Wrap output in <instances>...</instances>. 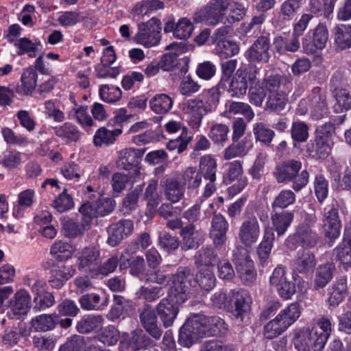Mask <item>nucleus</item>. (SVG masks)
Wrapping results in <instances>:
<instances>
[{"instance_id": "1", "label": "nucleus", "mask_w": 351, "mask_h": 351, "mask_svg": "<svg viewBox=\"0 0 351 351\" xmlns=\"http://www.w3.org/2000/svg\"><path fill=\"white\" fill-rule=\"evenodd\" d=\"M219 97L218 89L213 87L204 91L198 97L188 100L184 110L189 126L194 130H199L204 117L215 110Z\"/></svg>"}, {"instance_id": "2", "label": "nucleus", "mask_w": 351, "mask_h": 351, "mask_svg": "<svg viewBox=\"0 0 351 351\" xmlns=\"http://www.w3.org/2000/svg\"><path fill=\"white\" fill-rule=\"evenodd\" d=\"M170 280L168 297L175 303L183 304L188 299L192 287L196 285L193 274L188 267L179 268Z\"/></svg>"}, {"instance_id": "3", "label": "nucleus", "mask_w": 351, "mask_h": 351, "mask_svg": "<svg viewBox=\"0 0 351 351\" xmlns=\"http://www.w3.org/2000/svg\"><path fill=\"white\" fill-rule=\"evenodd\" d=\"M296 244V259L293 271V278L301 291H306L304 288L305 279L307 278V253L306 243L307 230L305 227L300 228L293 234L292 239Z\"/></svg>"}, {"instance_id": "4", "label": "nucleus", "mask_w": 351, "mask_h": 351, "mask_svg": "<svg viewBox=\"0 0 351 351\" xmlns=\"http://www.w3.org/2000/svg\"><path fill=\"white\" fill-rule=\"evenodd\" d=\"M259 69L253 64L239 68L230 79L228 93L232 97L239 98L245 95L248 84H254L257 80Z\"/></svg>"}, {"instance_id": "5", "label": "nucleus", "mask_w": 351, "mask_h": 351, "mask_svg": "<svg viewBox=\"0 0 351 351\" xmlns=\"http://www.w3.org/2000/svg\"><path fill=\"white\" fill-rule=\"evenodd\" d=\"M138 31L134 40L147 48L157 46L161 40L162 23L156 17H152L146 22L137 25Z\"/></svg>"}, {"instance_id": "6", "label": "nucleus", "mask_w": 351, "mask_h": 351, "mask_svg": "<svg viewBox=\"0 0 351 351\" xmlns=\"http://www.w3.org/2000/svg\"><path fill=\"white\" fill-rule=\"evenodd\" d=\"M228 7V3L225 0H211L194 13L193 21L195 23L216 25L223 19Z\"/></svg>"}, {"instance_id": "7", "label": "nucleus", "mask_w": 351, "mask_h": 351, "mask_svg": "<svg viewBox=\"0 0 351 351\" xmlns=\"http://www.w3.org/2000/svg\"><path fill=\"white\" fill-rule=\"evenodd\" d=\"M261 226L257 217L251 215L245 218L238 230V239L245 247H252L258 240Z\"/></svg>"}, {"instance_id": "8", "label": "nucleus", "mask_w": 351, "mask_h": 351, "mask_svg": "<svg viewBox=\"0 0 351 351\" xmlns=\"http://www.w3.org/2000/svg\"><path fill=\"white\" fill-rule=\"evenodd\" d=\"M101 263L100 249L97 245H89L82 248L77 254V269L93 276L98 263Z\"/></svg>"}, {"instance_id": "9", "label": "nucleus", "mask_w": 351, "mask_h": 351, "mask_svg": "<svg viewBox=\"0 0 351 351\" xmlns=\"http://www.w3.org/2000/svg\"><path fill=\"white\" fill-rule=\"evenodd\" d=\"M202 327L197 315L191 316L180 329L179 344L187 348L191 347L199 337L204 335V329Z\"/></svg>"}, {"instance_id": "10", "label": "nucleus", "mask_w": 351, "mask_h": 351, "mask_svg": "<svg viewBox=\"0 0 351 351\" xmlns=\"http://www.w3.org/2000/svg\"><path fill=\"white\" fill-rule=\"evenodd\" d=\"M331 332V323L329 319L322 317L314 324L308 332V343L314 351H322Z\"/></svg>"}, {"instance_id": "11", "label": "nucleus", "mask_w": 351, "mask_h": 351, "mask_svg": "<svg viewBox=\"0 0 351 351\" xmlns=\"http://www.w3.org/2000/svg\"><path fill=\"white\" fill-rule=\"evenodd\" d=\"M230 302L233 308V315L243 320V316L251 309L252 298L248 291L237 289L230 291Z\"/></svg>"}, {"instance_id": "12", "label": "nucleus", "mask_w": 351, "mask_h": 351, "mask_svg": "<svg viewBox=\"0 0 351 351\" xmlns=\"http://www.w3.org/2000/svg\"><path fill=\"white\" fill-rule=\"evenodd\" d=\"M139 319L142 327L154 339L159 340L162 330L158 323L155 311L149 304H145L139 311Z\"/></svg>"}, {"instance_id": "13", "label": "nucleus", "mask_w": 351, "mask_h": 351, "mask_svg": "<svg viewBox=\"0 0 351 351\" xmlns=\"http://www.w3.org/2000/svg\"><path fill=\"white\" fill-rule=\"evenodd\" d=\"M270 41L267 36H259L245 52V58L251 62L267 63L270 55Z\"/></svg>"}, {"instance_id": "14", "label": "nucleus", "mask_w": 351, "mask_h": 351, "mask_svg": "<svg viewBox=\"0 0 351 351\" xmlns=\"http://www.w3.org/2000/svg\"><path fill=\"white\" fill-rule=\"evenodd\" d=\"M341 227L337 205L332 204L330 208H326L323 218V228L325 235L330 240L337 239L340 234Z\"/></svg>"}, {"instance_id": "15", "label": "nucleus", "mask_w": 351, "mask_h": 351, "mask_svg": "<svg viewBox=\"0 0 351 351\" xmlns=\"http://www.w3.org/2000/svg\"><path fill=\"white\" fill-rule=\"evenodd\" d=\"M160 187L165 199L171 204H176L184 197L186 189L177 178H165L160 182Z\"/></svg>"}, {"instance_id": "16", "label": "nucleus", "mask_w": 351, "mask_h": 351, "mask_svg": "<svg viewBox=\"0 0 351 351\" xmlns=\"http://www.w3.org/2000/svg\"><path fill=\"white\" fill-rule=\"evenodd\" d=\"M133 228V222L130 219H121L112 223L108 228V243L112 247L117 246L131 234Z\"/></svg>"}, {"instance_id": "17", "label": "nucleus", "mask_w": 351, "mask_h": 351, "mask_svg": "<svg viewBox=\"0 0 351 351\" xmlns=\"http://www.w3.org/2000/svg\"><path fill=\"white\" fill-rule=\"evenodd\" d=\"M228 228L229 224L226 218L220 213H215L212 218L210 234L216 247L221 248L225 245Z\"/></svg>"}, {"instance_id": "18", "label": "nucleus", "mask_w": 351, "mask_h": 351, "mask_svg": "<svg viewBox=\"0 0 351 351\" xmlns=\"http://www.w3.org/2000/svg\"><path fill=\"white\" fill-rule=\"evenodd\" d=\"M171 298H166L160 300L157 304L156 310L165 328L171 326L179 312L178 306L173 304Z\"/></svg>"}, {"instance_id": "19", "label": "nucleus", "mask_w": 351, "mask_h": 351, "mask_svg": "<svg viewBox=\"0 0 351 351\" xmlns=\"http://www.w3.org/2000/svg\"><path fill=\"white\" fill-rule=\"evenodd\" d=\"M193 25L186 18H181L176 23L173 20L167 21L164 26L165 33H172L174 38L185 40L189 38L193 32Z\"/></svg>"}, {"instance_id": "20", "label": "nucleus", "mask_w": 351, "mask_h": 351, "mask_svg": "<svg viewBox=\"0 0 351 351\" xmlns=\"http://www.w3.org/2000/svg\"><path fill=\"white\" fill-rule=\"evenodd\" d=\"M180 234L183 250L197 249L204 241L202 234L195 230V226L193 223H189L182 228Z\"/></svg>"}, {"instance_id": "21", "label": "nucleus", "mask_w": 351, "mask_h": 351, "mask_svg": "<svg viewBox=\"0 0 351 351\" xmlns=\"http://www.w3.org/2000/svg\"><path fill=\"white\" fill-rule=\"evenodd\" d=\"M302 164L297 160H289L275 167L274 176L278 183L290 182L298 176Z\"/></svg>"}, {"instance_id": "22", "label": "nucleus", "mask_w": 351, "mask_h": 351, "mask_svg": "<svg viewBox=\"0 0 351 351\" xmlns=\"http://www.w3.org/2000/svg\"><path fill=\"white\" fill-rule=\"evenodd\" d=\"M139 149H125L119 152L117 165L119 168L132 171V174L137 176L140 173L138 158L141 156Z\"/></svg>"}, {"instance_id": "23", "label": "nucleus", "mask_w": 351, "mask_h": 351, "mask_svg": "<svg viewBox=\"0 0 351 351\" xmlns=\"http://www.w3.org/2000/svg\"><path fill=\"white\" fill-rule=\"evenodd\" d=\"M204 330V335H223L228 330V325L219 317H206L196 314Z\"/></svg>"}, {"instance_id": "24", "label": "nucleus", "mask_w": 351, "mask_h": 351, "mask_svg": "<svg viewBox=\"0 0 351 351\" xmlns=\"http://www.w3.org/2000/svg\"><path fill=\"white\" fill-rule=\"evenodd\" d=\"M328 108L326 96L319 87L312 90L311 99V117L313 120H319L328 114Z\"/></svg>"}, {"instance_id": "25", "label": "nucleus", "mask_w": 351, "mask_h": 351, "mask_svg": "<svg viewBox=\"0 0 351 351\" xmlns=\"http://www.w3.org/2000/svg\"><path fill=\"white\" fill-rule=\"evenodd\" d=\"M134 308L132 300L119 295H114V304L108 312L107 317L111 321H115L121 317L124 318Z\"/></svg>"}, {"instance_id": "26", "label": "nucleus", "mask_w": 351, "mask_h": 351, "mask_svg": "<svg viewBox=\"0 0 351 351\" xmlns=\"http://www.w3.org/2000/svg\"><path fill=\"white\" fill-rule=\"evenodd\" d=\"M267 95L285 92L291 84L290 78L279 74L271 75L260 81Z\"/></svg>"}, {"instance_id": "27", "label": "nucleus", "mask_w": 351, "mask_h": 351, "mask_svg": "<svg viewBox=\"0 0 351 351\" xmlns=\"http://www.w3.org/2000/svg\"><path fill=\"white\" fill-rule=\"evenodd\" d=\"M335 266L327 263L319 265L315 270L313 282V289L319 290L324 288L332 278Z\"/></svg>"}, {"instance_id": "28", "label": "nucleus", "mask_w": 351, "mask_h": 351, "mask_svg": "<svg viewBox=\"0 0 351 351\" xmlns=\"http://www.w3.org/2000/svg\"><path fill=\"white\" fill-rule=\"evenodd\" d=\"M128 345L132 351H140L154 346V341L141 329H137L131 332Z\"/></svg>"}, {"instance_id": "29", "label": "nucleus", "mask_w": 351, "mask_h": 351, "mask_svg": "<svg viewBox=\"0 0 351 351\" xmlns=\"http://www.w3.org/2000/svg\"><path fill=\"white\" fill-rule=\"evenodd\" d=\"M59 315L56 313L43 314L32 319V327L36 332H46L53 329Z\"/></svg>"}, {"instance_id": "30", "label": "nucleus", "mask_w": 351, "mask_h": 351, "mask_svg": "<svg viewBox=\"0 0 351 351\" xmlns=\"http://www.w3.org/2000/svg\"><path fill=\"white\" fill-rule=\"evenodd\" d=\"M162 191L158 189V181L151 180L145 188L143 198L147 202V207L155 210L162 199Z\"/></svg>"}, {"instance_id": "31", "label": "nucleus", "mask_w": 351, "mask_h": 351, "mask_svg": "<svg viewBox=\"0 0 351 351\" xmlns=\"http://www.w3.org/2000/svg\"><path fill=\"white\" fill-rule=\"evenodd\" d=\"M79 302L82 308L86 311H101L108 305L106 296L101 298L95 293L83 295Z\"/></svg>"}, {"instance_id": "32", "label": "nucleus", "mask_w": 351, "mask_h": 351, "mask_svg": "<svg viewBox=\"0 0 351 351\" xmlns=\"http://www.w3.org/2000/svg\"><path fill=\"white\" fill-rule=\"evenodd\" d=\"M217 167L216 159L211 155L208 154L200 158L198 171L204 179L215 182L216 180Z\"/></svg>"}, {"instance_id": "33", "label": "nucleus", "mask_w": 351, "mask_h": 351, "mask_svg": "<svg viewBox=\"0 0 351 351\" xmlns=\"http://www.w3.org/2000/svg\"><path fill=\"white\" fill-rule=\"evenodd\" d=\"M122 133L121 128H116L112 130H108L105 127L99 128L93 137V143L97 147L109 145L116 140V138Z\"/></svg>"}, {"instance_id": "34", "label": "nucleus", "mask_w": 351, "mask_h": 351, "mask_svg": "<svg viewBox=\"0 0 351 351\" xmlns=\"http://www.w3.org/2000/svg\"><path fill=\"white\" fill-rule=\"evenodd\" d=\"M104 319L101 315H86L77 322L76 330L82 334H88L98 329Z\"/></svg>"}, {"instance_id": "35", "label": "nucleus", "mask_w": 351, "mask_h": 351, "mask_svg": "<svg viewBox=\"0 0 351 351\" xmlns=\"http://www.w3.org/2000/svg\"><path fill=\"white\" fill-rule=\"evenodd\" d=\"M180 182L188 189H195L199 186L202 182L201 173L195 167H188L179 174Z\"/></svg>"}, {"instance_id": "36", "label": "nucleus", "mask_w": 351, "mask_h": 351, "mask_svg": "<svg viewBox=\"0 0 351 351\" xmlns=\"http://www.w3.org/2000/svg\"><path fill=\"white\" fill-rule=\"evenodd\" d=\"M31 298L25 290L17 291L10 303V308L15 315H24L30 308Z\"/></svg>"}, {"instance_id": "37", "label": "nucleus", "mask_w": 351, "mask_h": 351, "mask_svg": "<svg viewBox=\"0 0 351 351\" xmlns=\"http://www.w3.org/2000/svg\"><path fill=\"white\" fill-rule=\"evenodd\" d=\"M252 147V143L250 139L244 138L237 143H232L224 151L223 158L225 160H230L235 157L245 156Z\"/></svg>"}, {"instance_id": "38", "label": "nucleus", "mask_w": 351, "mask_h": 351, "mask_svg": "<svg viewBox=\"0 0 351 351\" xmlns=\"http://www.w3.org/2000/svg\"><path fill=\"white\" fill-rule=\"evenodd\" d=\"M21 86L19 92L25 95H30L34 92L37 84L38 74L33 67L25 69L21 75Z\"/></svg>"}, {"instance_id": "39", "label": "nucleus", "mask_w": 351, "mask_h": 351, "mask_svg": "<svg viewBox=\"0 0 351 351\" xmlns=\"http://www.w3.org/2000/svg\"><path fill=\"white\" fill-rule=\"evenodd\" d=\"M287 101L285 92L267 95L264 110L270 112H279L285 108Z\"/></svg>"}, {"instance_id": "40", "label": "nucleus", "mask_w": 351, "mask_h": 351, "mask_svg": "<svg viewBox=\"0 0 351 351\" xmlns=\"http://www.w3.org/2000/svg\"><path fill=\"white\" fill-rule=\"evenodd\" d=\"M55 134L66 143L77 142L80 140L82 133L73 124L66 122L54 128Z\"/></svg>"}, {"instance_id": "41", "label": "nucleus", "mask_w": 351, "mask_h": 351, "mask_svg": "<svg viewBox=\"0 0 351 351\" xmlns=\"http://www.w3.org/2000/svg\"><path fill=\"white\" fill-rule=\"evenodd\" d=\"M289 326L278 315L274 319L269 322L264 327V336L271 339L282 334Z\"/></svg>"}, {"instance_id": "42", "label": "nucleus", "mask_w": 351, "mask_h": 351, "mask_svg": "<svg viewBox=\"0 0 351 351\" xmlns=\"http://www.w3.org/2000/svg\"><path fill=\"white\" fill-rule=\"evenodd\" d=\"M335 43L341 50L351 47V25H341L335 28Z\"/></svg>"}, {"instance_id": "43", "label": "nucleus", "mask_w": 351, "mask_h": 351, "mask_svg": "<svg viewBox=\"0 0 351 351\" xmlns=\"http://www.w3.org/2000/svg\"><path fill=\"white\" fill-rule=\"evenodd\" d=\"M173 99L166 94L156 95L150 101L151 109L156 114H165L173 106Z\"/></svg>"}, {"instance_id": "44", "label": "nucleus", "mask_w": 351, "mask_h": 351, "mask_svg": "<svg viewBox=\"0 0 351 351\" xmlns=\"http://www.w3.org/2000/svg\"><path fill=\"white\" fill-rule=\"evenodd\" d=\"M293 215L288 211L275 213L271 216L272 225L278 236H282L293 220Z\"/></svg>"}, {"instance_id": "45", "label": "nucleus", "mask_w": 351, "mask_h": 351, "mask_svg": "<svg viewBox=\"0 0 351 351\" xmlns=\"http://www.w3.org/2000/svg\"><path fill=\"white\" fill-rule=\"evenodd\" d=\"M74 251L73 245L69 243L58 241L51 247L50 254L59 261H65L71 258Z\"/></svg>"}, {"instance_id": "46", "label": "nucleus", "mask_w": 351, "mask_h": 351, "mask_svg": "<svg viewBox=\"0 0 351 351\" xmlns=\"http://www.w3.org/2000/svg\"><path fill=\"white\" fill-rule=\"evenodd\" d=\"M274 45L280 53H285L287 51L295 52L300 47L298 38L293 36L291 37L277 36L274 39Z\"/></svg>"}, {"instance_id": "47", "label": "nucleus", "mask_w": 351, "mask_h": 351, "mask_svg": "<svg viewBox=\"0 0 351 351\" xmlns=\"http://www.w3.org/2000/svg\"><path fill=\"white\" fill-rule=\"evenodd\" d=\"M336 258L345 265L351 264V234H345L342 243L334 250Z\"/></svg>"}, {"instance_id": "48", "label": "nucleus", "mask_w": 351, "mask_h": 351, "mask_svg": "<svg viewBox=\"0 0 351 351\" xmlns=\"http://www.w3.org/2000/svg\"><path fill=\"white\" fill-rule=\"evenodd\" d=\"M267 97V93L259 80H257L254 84H251L248 91V100L250 104L261 107Z\"/></svg>"}, {"instance_id": "49", "label": "nucleus", "mask_w": 351, "mask_h": 351, "mask_svg": "<svg viewBox=\"0 0 351 351\" xmlns=\"http://www.w3.org/2000/svg\"><path fill=\"white\" fill-rule=\"evenodd\" d=\"M347 293L346 279L341 278L337 280L332 287V291L328 298L330 306H337L344 298Z\"/></svg>"}, {"instance_id": "50", "label": "nucleus", "mask_w": 351, "mask_h": 351, "mask_svg": "<svg viewBox=\"0 0 351 351\" xmlns=\"http://www.w3.org/2000/svg\"><path fill=\"white\" fill-rule=\"evenodd\" d=\"M253 133L256 141H259L266 146H270L275 135L274 131L263 123H256L253 126Z\"/></svg>"}, {"instance_id": "51", "label": "nucleus", "mask_w": 351, "mask_h": 351, "mask_svg": "<svg viewBox=\"0 0 351 351\" xmlns=\"http://www.w3.org/2000/svg\"><path fill=\"white\" fill-rule=\"evenodd\" d=\"M164 7V3L160 0H142L135 5L132 12L135 14L143 16L162 10Z\"/></svg>"}, {"instance_id": "52", "label": "nucleus", "mask_w": 351, "mask_h": 351, "mask_svg": "<svg viewBox=\"0 0 351 351\" xmlns=\"http://www.w3.org/2000/svg\"><path fill=\"white\" fill-rule=\"evenodd\" d=\"M191 140L192 136L188 130L183 127L181 134L178 138L170 140L167 145V148L170 151L177 150L178 154H181L187 149Z\"/></svg>"}, {"instance_id": "53", "label": "nucleus", "mask_w": 351, "mask_h": 351, "mask_svg": "<svg viewBox=\"0 0 351 351\" xmlns=\"http://www.w3.org/2000/svg\"><path fill=\"white\" fill-rule=\"evenodd\" d=\"M143 190V185H137L133 190L128 193L122 201V210L124 213H130L138 207V202Z\"/></svg>"}, {"instance_id": "54", "label": "nucleus", "mask_w": 351, "mask_h": 351, "mask_svg": "<svg viewBox=\"0 0 351 351\" xmlns=\"http://www.w3.org/2000/svg\"><path fill=\"white\" fill-rule=\"evenodd\" d=\"M216 54L221 60H227L239 51V46L234 42L223 40L216 43Z\"/></svg>"}, {"instance_id": "55", "label": "nucleus", "mask_w": 351, "mask_h": 351, "mask_svg": "<svg viewBox=\"0 0 351 351\" xmlns=\"http://www.w3.org/2000/svg\"><path fill=\"white\" fill-rule=\"evenodd\" d=\"M226 113L230 115L243 114L248 121H251L254 117V113L251 106L247 103L239 101H230L226 106Z\"/></svg>"}, {"instance_id": "56", "label": "nucleus", "mask_w": 351, "mask_h": 351, "mask_svg": "<svg viewBox=\"0 0 351 351\" xmlns=\"http://www.w3.org/2000/svg\"><path fill=\"white\" fill-rule=\"evenodd\" d=\"M236 269L241 280L244 285H251L255 282L256 271L254 269L253 261L237 266Z\"/></svg>"}, {"instance_id": "57", "label": "nucleus", "mask_w": 351, "mask_h": 351, "mask_svg": "<svg viewBox=\"0 0 351 351\" xmlns=\"http://www.w3.org/2000/svg\"><path fill=\"white\" fill-rule=\"evenodd\" d=\"M195 263L197 265H213L217 261V254L212 248H202L197 252L195 257Z\"/></svg>"}, {"instance_id": "58", "label": "nucleus", "mask_w": 351, "mask_h": 351, "mask_svg": "<svg viewBox=\"0 0 351 351\" xmlns=\"http://www.w3.org/2000/svg\"><path fill=\"white\" fill-rule=\"evenodd\" d=\"M180 244L179 239L166 231L158 234V245L166 252H172L178 248Z\"/></svg>"}, {"instance_id": "59", "label": "nucleus", "mask_w": 351, "mask_h": 351, "mask_svg": "<svg viewBox=\"0 0 351 351\" xmlns=\"http://www.w3.org/2000/svg\"><path fill=\"white\" fill-rule=\"evenodd\" d=\"M274 240V233L266 232L264 235L263 241L257 249V254L262 265L265 263L270 255L271 250L273 247Z\"/></svg>"}, {"instance_id": "60", "label": "nucleus", "mask_w": 351, "mask_h": 351, "mask_svg": "<svg viewBox=\"0 0 351 351\" xmlns=\"http://www.w3.org/2000/svg\"><path fill=\"white\" fill-rule=\"evenodd\" d=\"M334 97L337 101L334 108L337 112L343 110H348L351 108V95L347 90L335 88Z\"/></svg>"}, {"instance_id": "61", "label": "nucleus", "mask_w": 351, "mask_h": 351, "mask_svg": "<svg viewBox=\"0 0 351 351\" xmlns=\"http://www.w3.org/2000/svg\"><path fill=\"white\" fill-rule=\"evenodd\" d=\"M195 279L196 284L197 283L202 289L206 291H210L215 286V276L208 269L201 270Z\"/></svg>"}, {"instance_id": "62", "label": "nucleus", "mask_w": 351, "mask_h": 351, "mask_svg": "<svg viewBox=\"0 0 351 351\" xmlns=\"http://www.w3.org/2000/svg\"><path fill=\"white\" fill-rule=\"evenodd\" d=\"M229 128L223 123H216L210 130L208 136L215 143L223 144L228 140Z\"/></svg>"}, {"instance_id": "63", "label": "nucleus", "mask_w": 351, "mask_h": 351, "mask_svg": "<svg viewBox=\"0 0 351 351\" xmlns=\"http://www.w3.org/2000/svg\"><path fill=\"white\" fill-rule=\"evenodd\" d=\"M99 96L107 103H114L121 97V90L118 87L106 84L100 87Z\"/></svg>"}, {"instance_id": "64", "label": "nucleus", "mask_w": 351, "mask_h": 351, "mask_svg": "<svg viewBox=\"0 0 351 351\" xmlns=\"http://www.w3.org/2000/svg\"><path fill=\"white\" fill-rule=\"evenodd\" d=\"M84 346V337L75 335L61 345L58 351H81Z\"/></svg>"}]
</instances>
